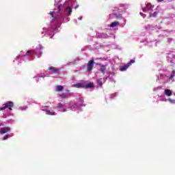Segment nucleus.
Segmentation results:
<instances>
[{
	"instance_id": "nucleus-1",
	"label": "nucleus",
	"mask_w": 175,
	"mask_h": 175,
	"mask_svg": "<svg viewBox=\"0 0 175 175\" xmlns=\"http://www.w3.org/2000/svg\"><path fill=\"white\" fill-rule=\"evenodd\" d=\"M73 87H75V88H92L94 87V83H89L88 84L79 83L73 85Z\"/></svg>"
},
{
	"instance_id": "nucleus-2",
	"label": "nucleus",
	"mask_w": 175,
	"mask_h": 175,
	"mask_svg": "<svg viewBox=\"0 0 175 175\" xmlns=\"http://www.w3.org/2000/svg\"><path fill=\"white\" fill-rule=\"evenodd\" d=\"M14 106V103L12 101H8L3 105L2 107H0V111L5 110V109H8L12 110V107Z\"/></svg>"
},
{
	"instance_id": "nucleus-3",
	"label": "nucleus",
	"mask_w": 175,
	"mask_h": 175,
	"mask_svg": "<svg viewBox=\"0 0 175 175\" xmlns=\"http://www.w3.org/2000/svg\"><path fill=\"white\" fill-rule=\"evenodd\" d=\"M94 59L90 60L88 62L87 64V72H91V70H92L93 68H94Z\"/></svg>"
},
{
	"instance_id": "nucleus-4",
	"label": "nucleus",
	"mask_w": 175,
	"mask_h": 175,
	"mask_svg": "<svg viewBox=\"0 0 175 175\" xmlns=\"http://www.w3.org/2000/svg\"><path fill=\"white\" fill-rule=\"evenodd\" d=\"M8 132H10V128L3 127L0 130V135H3L4 133H8Z\"/></svg>"
},
{
	"instance_id": "nucleus-5",
	"label": "nucleus",
	"mask_w": 175,
	"mask_h": 175,
	"mask_svg": "<svg viewBox=\"0 0 175 175\" xmlns=\"http://www.w3.org/2000/svg\"><path fill=\"white\" fill-rule=\"evenodd\" d=\"M49 70H51V72H53V73H58V71L59 70V69L55 67L51 66L49 68Z\"/></svg>"
},
{
	"instance_id": "nucleus-6",
	"label": "nucleus",
	"mask_w": 175,
	"mask_h": 175,
	"mask_svg": "<svg viewBox=\"0 0 175 175\" xmlns=\"http://www.w3.org/2000/svg\"><path fill=\"white\" fill-rule=\"evenodd\" d=\"M114 16H115L116 20H122V18H124V17H122V14H121L115 13Z\"/></svg>"
},
{
	"instance_id": "nucleus-7",
	"label": "nucleus",
	"mask_w": 175,
	"mask_h": 175,
	"mask_svg": "<svg viewBox=\"0 0 175 175\" xmlns=\"http://www.w3.org/2000/svg\"><path fill=\"white\" fill-rule=\"evenodd\" d=\"M129 67V64H126V65L122 66L120 68V72H124V70H126V69H128V68Z\"/></svg>"
},
{
	"instance_id": "nucleus-8",
	"label": "nucleus",
	"mask_w": 175,
	"mask_h": 175,
	"mask_svg": "<svg viewBox=\"0 0 175 175\" xmlns=\"http://www.w3.org/2000/svg\"><path fill=\"white\" fill-rule=\"evenodd\" d=\"M117 25H120V22L118 21H114L111 23L110 27L111 28H114V27H117Z\"/></svg>"
},
{
	"instance_id": "nucleus-9",
	"label": "nucleus",
	"mask_w": 175,
	"mask_h": 175,
	"mask_svg": "<svg viewBox=\"0 0 175 175\" xmlns=\"http://www.w3.org/2000/svg\"><path fill=\"white\" fill-rule=\"evenodd\" d=\"M100 72H101V73H103V75H105V73H106V66L101 65Z\"/></svg>"
},
{
	"instance_id": "nucleus-10",
	"label": "nucleus",
	"mask_w": 175,
	"mask_h": 175,
	"mask_svg": "<svg viewBox=\"0 0 175 175\" xmlns=\"http://www.w3.org/2000/svg\"><path fill=\"white\" fill-rule=\"evenodd\" d=\"M165 94L167 95V96H172V90L166 89L165 90Z\"/></svg>"
},
{
	"instance_id": "nucleus-11",
	"label": "nucleus",
	"mask_w": 175,
	"mask_h": 175,
	"mask_svg": "<svg viewBox=\"0 0 175 175\" xmlns=\"http://www.w3.org/2000/svg\"><path fill=\"white\" fill-rule=\"evenodd\" d=\"M63 90H64V86H62V85L56 86V91H57V92H59Z\"/></svg>"
},
{
	"instance_id": "nucleus-12",
	"label": "nucleus",
	"mask_w": 175,
	"mask_h": 175,
	"mask_svg": "<svg viewBox=\"0 0 175 175\" xmlns=\"http://www.w3.org/2000/svg\"><path fill=\"white\" fill-rule=\"evenodd\" d=\"M46 111V114H48L49 116H55V112L54 111L48 110Z\"/></svg>"
},
{
	"instance_id": "nucleus-13",
	"label": "nucleus",
	"mask_w": 175,
	"mask_h": 175,
	"mask_svg": "<svg viewBox=\"0 0 175 175\" xmlns=\"http://www.w3.org/2000/svg\"><path fill=\"white\" fill-rule=\"evenodd\" d=\"M66 9L68 10V16H70V14H72V8H70V6H68Z\"/></svg>"
},
{
	"instance_id": "nucleus-14",
	"label": "nucleus",
	"mask_w": 175,
	"mask_h": 175,
	"mask_svg": "<svg viewBox=\"0 0 175 175\" xmlns=\"http://www.w3.org/2000/svg\"><path fill=\"white\" fill-rule=\"evenodd\" d=\"M97 84L99 87H102L103 85V82L102 81V79H97Z\"/></svg>"
},
{
	"instance_id": "nucleus-15",
	"label": "nucleus",
	"mask_w": 175,
	"mask_h": 175,
	"mask_svg": "<svg viewBox=\"0 0 175 175\" xmlns=\"http://www.w3.org/2000/svg\"><path fill=\"white\" fill-rule=\"evenodd\" d=\"M60 98H62V99H65V98H68V94L63 93L60 94Z\"/></svg>"
},
{
	"instance_id": "nucleus-16",
	"label": "nucleus",
	"mask_w": 175,
	"mask_h": 175,
	"mask_svg": "<svg viewBox=\"0 0 175 175\" xmlns=\"http://www.w3.org/2000/svg\"><path fill=\"white\" fill-rule=\"evenodd\" d=\"M168 102H170V103H172V105H175V100L174 99L169 98Z\"/></svg>"
},
{
	"instance_id": "nucleus-17",
	"label": "nucleus",
	"mask_w": 175,
	"mask_h": 175,
	"mask_svg": "<svg viewBox=\"0 0 175 175\" xmlns=\"http://www.w3.org/2000/svg\"><path fill=\"white\" fill-rule=\"evenodd\" d=\"M62 107H64V104L59 103L57 104V109H62Z\"/></svg>"
},
{
	"instance_id": "nucleus-18",
	"label": "nucleus",
	"mask_w": 175,
	"mask_h": 175,
	"mask_svg": "<svg viewBox=\"0 0 175 175\" xmlns=\"http://www.w3.org/2000/svg\"><path fill=\"white\" fill-rule=\"evenodd\" d=\"M132 64H135L134 59H131L130 62L129 63H127V64H129V66H131V65H132Z\"/></svg>"
},
{
	"instance_id": "nucleus-19",
	"label": "nucleus",
	"mask_w": 175,
	"mask_h": 175,
	"mask_svg": "<svg viewBox=\"0 0 175 175\" xmlns=\"http://www.w3.org/2000/svg\"><path fill=\"white\" fill-rule=\"evenodd\" d=\"M173 77H174V70L172 71V74L171 75L170 79V80H172V79H173Z\"/></svg>"
},
{
	"instance_id": "nucleus-20",
	"label": "nucleus",
	"mask_w": 175,
	"mask_h": 175,
	"mask_svg": "<svg viewBox=\"0 0 175 175\" xmlns=\"http://www.w3.org/2000/svg\"><path fill=\"white\" fill-rule=\"evenodd\" d=\"M72 107H73L74 109H77V107H79V105L75 103V104H74V105H72Z\"/></svg>"
},
{
	"instance_id": "nucleus-21",
	"label": "nucleus",
	"mask_w": 175,
	"mask_h": 175,
	"mask_svg": "<svg viewBox=\"0 0 175 175\" xmlns=\"http://www.w3.org/2000/svg\"><path fill=\"white\" fill-rule=\"evenodd\" d=\"M9 137V135H5L3 138V140H6V139H8Z\"/></svg>"
},
{
	"instance_id": "nucleus-22",
	"label": "nucleus",
	"mask_w": 175,
	"mask_h": 175,
	"mask_svg": "<svg viewBox=\"0 0 175 175\" xmlns=\"http://www.w3.org/2000/svg\"><path fill=\"white\" fill-rule=\"evenodd\" d=\"M157 14H158V12H154L152 14L153 17H157Z\"/></svg>"
},
{
	"instance_id": "nucleus-23",
	"label": "nucleus",
	"mask_w": 175,
	"mask_h": 175,
	"mask_svg": "<svg viewBox=\"0 0 175 175\" xmlns=\"http://www.w3.org/2000/svg\"><path fill=\"white\" fill-rule=\"evenodd\" d=\"M149 6H151V3H150L146 4V9H148Z\"/></svg>"
},
{
	"instance_id": "nucleus-24",
	"label": "nucleus",
	"mask_w": 175,
	"mask_h": 175,
	"mask_svg": "<svg viewBox=\"0 0 175 175\" xmlns=\"http://www.w3.org/2000/svg\"><path fill=\"white\" fill-rule=\"evenodd\" d=\"M49 14H51V16H52V17H54V12H51L49 13Z\"/></svg>"
},
{
	"instance_id": "nucleus-25",
	"label": "nucleus",
	"mask_w": 175,
	"mask_h": 175,
	"mask_svg": "<svg viewBox=\"0 0 175 175\" xmlns=\"http://www.w3.org/2000/svg\"><path fill=\"white\" fill-rule=\"evenodd\" d=\"M31 53H32L31 51H29H29H27V54H30Z\"/></svg>"
},
{
	"instance_id": "nucleus-26",
	"label": "nucleus",
	"mask_w": 175,
	"mask_h": 175,
	"mask_svg": "<svg viewBox=\"0 0 175 175\" xmlns=\"http://www.w3.org/2000/svg\"><path fill=\"white\" fill-rule=\"evenodd\" d=\"M62 111L63 113H65V111H66V109H62Z\"/></svg>"
},
{
	"instance_id": "nucleus-27",
	"label": "nucleus",
	"mask_w": 175,
	"mask_h": 175,
	"mask_svg": "<svg viewBox=\"0 0 175 175\" xmlns=\"http://www.w3.org/2000/svg\"><path fill=\"white\" fill-rule=\"evenodd\" d=\"M164 0H157V2H163Z\"/></svg>"
},
{
	"instance_id": "nucleus-28",
	"label": "nucleus",
	"mask_w": 175,
	"mask_h": 175,
	"mask_svg": "<svg viewBox=\"0 0 175 175\" xmlns=\"http://www.w3.org/2000/svg\"><path fill=\"white\" fill-rule=\"evenodd\" d=\"M139 14H140L141 16H142V15H143V13L140 12Z\"/></svg>"
},
{
	"instance_id": "nucleus-29",
	"label": "nucleus",
	"mask_w": 175,
	"mask_h": 175,
	"mask_svg": "<svg viewBox=\"0 0 175 175\" xmlns=\"http://www.w3.org/2000/svg\"><path fill=\"white\" fill-rule=\"evenodd\" d=\"M57 9H59V6H57Z\"/></svg>"
}]
</instances>
